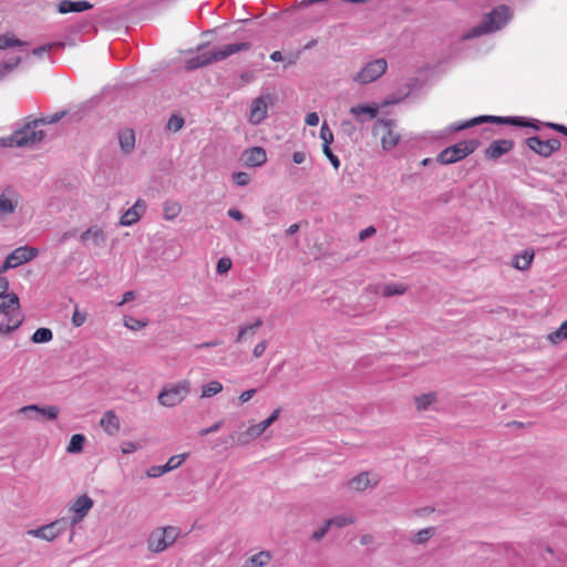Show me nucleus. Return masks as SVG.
Returning a JSON list of instances; mask_svg holds the SVG:
<instances>
[{
    "mask_svg": "<svg viewBox=\"0 0 567 567\" xmlns=\"http://www.w3.org/2000/svg\"><path fill=\"white\" fill-rule=\"evenodd\" d=\"M250 47L251 44L249 42L228 43L212 51L202 52L196 56L188 59L186 62V68L188 70H195L202 66H206L213 62L223 61L240 51H247L250 49Z\"/></svg>",
    "mask_w": 567,
    "mask_h": 567,
    "instance_id": "1",
    "label": "nucleus"
},
{
    "mask_svg": "<svg viewBox=\"0 0 567 567\" xmlns=\"http://www.w3.org/2000/svg\"><path fill=\"white\" fill-rule=\"evenodd\" d=\"M511 18L512 13L509 8L507 6H498L488 12L481 23L465 33L463 39L470 40L498 31L511 20Z\"/></svg>",
    "mask_w": 567,
    "mask_h": 567,
    "instance_id": "2",
    "label": "nucleus"
},
{
    "mask_svg": "<svg viewBox=\"0 0 567 567\" xmlns=\"http://www.w3.org/2000/svg\"><path fill=\"white\" fill-rule=\"evenodd\" d=\"M478 145L480 142L477 140L461 141L441 151L437 154L436 161L442 165L454 164L474 153Z\"/></svg>",
    "mask_w": 567,
    "mask_h": 567,
    "instance_id": "3",
    "label": "nucleus"
},
{
    "mask_svg": "<svg viewBox=\"0 0 567 567\" xmlns=\"http://www.w3.org/2000/svg\"><path fill=\"white\" fill-rule=\"evenodd\" d=\"M40 123L38 120H33L28 122L23 127L14 131L9 140L10 146L23 147V146H34L39 144L44 138V132L42 130H38Z\"/></svg>",
    "mask_w": 567,
    "mask_h": 567,
    "instance_id": "4",
    "label": "nucleus"
},
{
    "mask_svg": "<svg viewBox=\"0 0 567 567\" xmlns=\"http://www.w3.org/2000/svg\"><path fill=\"white\" fill-rule=\"evenodd\" d=\"M179 533V528L175 526L156 528L148 536L147 547L152 553H162L175 543Z\"/></svg>",
    "mask_w": 567,
    "mask_h": 567,
    "instance_id": "5",
    "label": "nucleus"
},
{
    "mask_svg": "<svg viewBox=\"0 0 567 567\" xmlns=\"http://www.w3.org/2000/svg\"><path fill=\"white\" fill-rule=\"evenodd\" d=\"M395 126L394 120H378L373 124L372 133L381 138L383 150H391L398 145L400 135L394 132Z\"/></svg>",
    "mask_w": 567,
    "mask_h": 567,
    "instance_id": "6",
    "label": "nucleus"
},
{
    "mask_svg": "<svg viewBox=\"0 0 567 567\" xmlns=\"http://www.w3.org/2000/svg\"><path fill=\"white\" fill-rule=\"evenodd\" d=\"M189 392V383L187 381L165 386L158 394L159 404L168 408L179 404Z\"/></svg>",
    "mask_w": 567,
    "mask_h": 567,
    "instance_id": "7",
    "label": "nucleus"
},
{
    "mask_svg": "<svg viewBox=\"0 0 567 567\" xmlns=\"http://www.w3.org/2000/svg\"><path fill=\"white\" fill-rule=\"evenodd\" d=\"M386 68L388 63L384 59H375L368 62L352 79L360 84H368L382 76Z\"/></svg>",
    "mask_w": 567,
    "mask_h": 567,
    "instance_id": "8",
    "label": "nucleus"
},
{
    "mask_svg": "<svg viewBox=\"0 0 567 567\" xmlns=\"http://www.w3.org/2000/svg\"><path fill=\"white\" fill-rule=\"evenodd\" d=\"M281 413V409L278 408L271 412V414L262 422L249 426L244 433L239 434L237 443L240 445L248 444L250 441L260 436L271 424H274Z\"/></svg>",
    "mask_w": 567,
    "mask_h": 567,
    "instance_id": "9",
    "label": "nucleus"
},
{
    "mask_svg": "<svg viewBox=\"0 0 567 567\" xmlns=\"http://www.w3.org/2000/svg\"><path fill=\"white\" fill-rule=\"evenodd\" d=\"M38 256V249L30 246H21L14 249L6 258L0 271H7L11 268H16L24 262L34 259Z\"/></svg>",
    "mask_w": 567,
    "mask_h": 567,
    "instance_id": "10",
    "label": "nucleus"
},
{
    "mask_svg": "<svg viewBox=\"0 0 567 567\" xmlns=\"http://www.w3.org/2000/svg\"><path fill=\"white\" fill-rule=\"evenodd\" d=\"M482 123L509 124V125H514V126H523V125H526L525 124L526 120H525V117H520V116L503 117V116H493V115H482L478 117H474L460 126H456L454 130L460 131V130L468 128V127H472V126H475V125H478Z\"/></svg>",
    "mask_w": 567,
    "mask_h": 567,
    "instance_id": "11",
    "label": "nucleus"
},
{
    "mask_svg": "<svg viewBox=\"0 0 567 567\" xmlns=\"http://www.w3.org/2000/svg\"><path fill=\"white\" fill-rule=\"evenodd\" d=\"M525 142L533 152L545 158L551 156L553 153L561 147V143L558 138L543 141L539 136H532Z\"/></svg>",
    "mask_w": 567,
    "mask_h": 567,
    "instance_id": "12",
    "label": "nucleus"
},
{
    "mask_svg": "<svg viewBox=\"0 0 567 567\" xmlns=\"http://www.w3.org/2000/svg\"><path fill=\"white\" fill-rule=\"evenodd\" d=\"M274 96L271 94L261 95L252 101L249 122L254 125L260 124L268 113V105L272 103Z\"/></svg>",
    "mask_w": 567,
    "mask_h": 567,
    "instance_id": "13",
    "label": "nucleus"
},
{
    "mask_svg": "<svg viewBox=\"0 0 567 567\" xmlns=\"http://www.w3.org/2000/svg\"><path fill=\"white\" fill-rule=\"evenodd\" d=\"M18 412L24 414L29 419H38L39 416H42L47 420L53 421L58 419L60 409L56 405L40 406L37 404H30L22 406Z\"/></svg>",
    "mask_w": 567,
    "mask_h": 567,
    "instance_id": "14",
    "label": "nucleus"
},
{
    "mask_svg": "<svg viewBox=\"0 0 567 567\" xmlns=\"http://www.w3.org/2000/svg\"><path fill=\"white\" fill-rule=\"evenodd\" d=\"M19 204V194L12 186H7L0 193V219L16 212Z\"/></svg>",
    "mask_w": 567,
    "mask_h": 567,
    "instance_id": "15",
    "label": "nucleus"
},
{
    "mask_svg": "<svg viewBox=\"0 0 567 567\" xmlns=\"http://www.w3.org/2000/svg\"><path fill=\"white\" fill-rule=\"evenodd\" d=\"M350 114L353 115L354 120L360 123L364 124L367 122H370L374 118H377L379 114V105L377 103L372 104H358L349 110Z\"/></svg>",
    "mask_w": 567,
    "mask_h": 567,
    "instance_id": "16",
    "label": "nucleus"
},
{
    "mask_svg": "<svg viewBox=\"0 0 567 567\" xmlns=\"http://www.w3.org/2000/svg\"><path fill=\"white\" fill-rule=\"evenodd\" d=\"M93 507V501L87 495H82L78 497L73 504L70 506V511L73 513L71 518V526L80 523Z\"/></svg>",
    "mask_w": 567,
    "mask_h": 567,
    "instance_id": "17",
    "label": "nucleus"
},
{
    "mask_svg": "<svg viewBox=\"0 0 567 567\" xmlns=\"http://www.w3.org/2000/svg\"><path fill=\"white\" fill-rule=\"evenodd\" d=\"M379 477L378 475H372L369 472H361L353 478L347 482V486L350 489L357 491V492H364L365 489L370 487H374L379 484Z\"/></svg>",
    "mask_w": 567,
    "mask_h": 567,
    "instance_id": "18",
    "label": "nucleus"
},
{
    "mask_svg": "<svg viewBox=\"0 0 567 567\" xmlns=\"http://www.w3.org/2000/svg\"><path fill=\"white\" fill-rule=\"evenodd\" d=\"M513 147L514 142L512 140H496L488 145L484 154L486 158L495 161L507 154Z\"/></svg>",
    "mask_w": 567,
    "mask_h": 567,
    "instance_id": "19",
    "label": "nucleus"
},
{
    "mask_svg": "<svg viewBox=\"0 0 567 567\" xmlns=\"http://www.w3.org/2000/svg\"><path fill=\"white\" fill-rule=\"evenodd\" d=\"M146 203L143 199H137L135 204L128 208L122 216L120 224L122 226H131L140 220L143 214L146 212Z\"/></svg>",
    "mask_w": 567,
    "mask_h": 567,
    "instance_id": "20",
    "label": "nucleus"
},
{
    "mask_svg": "<svg viewBox=\"0 0 567 567\" xmlns=\"http://www.w3.org/2000/svg\"><path fill=\"white\" fill-rule=\"evenodd\" d=\"M80 240L83 245L100 247L104 245L106 236L99 226H92L81 234Z\"/></svg>",
    "mask_w": 567,
    "mask_h": 567,
    "instance_id": "21",
    "label": "nucleus"
},
{
    "mask_svg": "<svg viewBox=\"0 0 567 567\" xmlns=\"http://www.w3.org/2000/svg\"><path fill=\"white\" fill-rule=\"evenodd\" d=\"M100 426L109 435H115L118 433L121 429V422L118 416L115 414L113 410H109L104 412L103 416L100 420Z\"/></svg>",
    "mask_w": 567,
    "mask_h": 567,
    "instance_id": "22",
    "label": "nucleus"
},
{
    "mask_svg": "<svg viewBox=\"0 0 567 567\" xmlns=\"http://www.w3.org/2000/svg\"><path fill=\"white\" fill-rule=\"evenodd\" d=\"M93 8V4L86 0L71 1L62 0L58 4V11L62 14L70 12H83Z\"/></svg>",
    "mask_w": 567,
    "mask_h": 567,
    "instance_id": "23",
    "label": "nucleus"
},
{
    "mask_svg": "<svg viewBox=\"0 0 567 567\" xmlns=\"http://www.w3.org/2000/svg\"><path fill=\"white\" fill-rule=\"evenodd\" d=\"M19 297L14 292L8 296H0V313H4L9 317L19 312Z\"/></svg>",
    "mask_w": 567,
    "mask_h": 567,
    "instance_id": "24",
    "label": "nucleus"
},
{
    "mask_svg": "<svg viewBox=\"0 0 567 567\" xmlns=\"http://www.w3.org/2000/svg\"><path fill=\"white\" fill-rule=\"evenodd\" d=\"M267 161L266 151L262 147L256 146L245 152V162L248 166L257 167L265 164Z\"/></svg>",
    "mask_w": 567,
    "mask_h": 567,
    "instance_id": "25",
    "label": "nucleus"
},
{
    "mask_svg": "<svg viewBox=\"0 0 567 567\" xmlns=\"http://www.w3.org/2000/svg\"><path fill=\"white\" fill-rule=\"evenodd\" d=\"M118 142L121 150L125 154H130L135 147V134L132 130H124L118 133Z\"/></svg>",
    "mask_w": 567,
    "mask_h": 567,
    "instance_id": "26",
    "label": "nucleus"
},
{
    "mask_svg": "<svg viewBox=\"0 0 567 567\" xmlns=\"http://www.w3.org/2000/svg\"><path fill=\"white\" fill-rule=\"evenodd\" d=\"M28 534L48 542H52L59 536L54 530V527L51 526V524L41 526L35 529H29Z\"/></svg>",
    "mask_w": 567,
    "mask_h": 567,
    "instance_id": "27",
    "label": "nucleus"
},
{
    "mask_svg": "<svg viewBox=\"0 0 567 567\" xmlns=\"http://www.w3.org/2000/svg\"><path fill=\"white\" fill-rule=\"evenodd\" d=\"M534 259L533 250H525L522 255H516L513 260V266L518 270H527Z\"/></svg>",
    "mask_w": 567,
    "mask_h": 567,
    "instance_id": "28",
    "label": "nucleus"
},
{
    "mask_svg": "<svg viewBox=\"0 0 567 567\" xmlns=\"http://www.w3.org/2000/svg\"><path fill=\"white\" fill-rule=\"evenodd\" d=\"M269 551H259L251 557H249L243 567H262L270 561Z\"/></svg>",
    "mask_w": 567,
    "mask_h": 567,
    "instance_id": "29",
    "label": "nucleus"
},
{
    "mask_svg": "<svg viewBox=\"0 0 567 567\" xmlns=\"http://www.w3.org/2000/svg\"><path fill=\"white\" fill-rule=\"evenodd\" d=\"M22 323V317L19 312L16 315H11L8 317V322H2L0 324V334H9L13 330L18 329Z\"/></svg>",
    "mask_w": 567,
    "mask_h": 567,
    "instance_id": "30",
    "label": "nucleus"
},
{
    "mask_svg": "<svg viewBox=\"0 0 567 567\" xmlns=\"http://www.w3.org/2000/svg\"><path fill=\"white\" fill-rule=\"evenodd\" d=\"M27 43L19 40L12 34L6 33L0 35V50H4L11 47H24Z\"/></svg>",
    "mask_w": 567,
    "mask_h": 567,
    "instance_id": "31",
    "label": "nucleus"
},
{
    "mask_svg": "<svg viewBox=\"0 0 567 567\" xmlns=\"http://www.w3.org/2000/svg\"><path fill=\"white\" fill-rule=\"evenodd\" d=\"M53 333L49 328H39L34 331L31 337V341L34 343H45L51 341Z\"/></svg>",
    "mask_w": 567,
    "mask_h": 567,
    "instance_id": "32",
    "label": "nucleus"
},
{
    "mask_svg": "<svg viewBox=\"0 0 567 567\" xmlns=\"http://www.w3.org/2000/svg\"><path fill=\"white\" fill-rule=\"evenodd\" d=\"M85 443V436L83 434L72 435L66 451L69 453H80L83 450Z\"/></svg>",
    "mask_w": 567,
    "mask_h": 567,
    "instance_id": "33",
    "label": "nucleus"
},
{
    "mask_svg": "<svg viewBox=\"0 0 567 567\" xmlns=\"http://www.w3.org/2000/svg\"><path fill=\"white\" fill-rule=\"evenodd\" d=\"M328 526L342 528L344 526L351 525L354 523V517L351 515H339L332 518L327 519Z\"/></svg>",
    "mask_w": 567,
    "mask_h": 567,
    "instance_id": "34",
    "label": "nucleus"
},
{
    "mask_svg": "<svg viewBox=\"0 0 567 567\" xmlns=\"http://www.w3.org/2000/svg\"><path fill=\"white\" fill-rule=\"evenodd\" d=\"M164 218L167 220L174 219L182 210V207L178 203L175 202H166L164 204Z\"/></svg>",
    "mask_w": 567,
    "mask_h": 567,
    "instance_id": "35",
    "label": "nucleus"
},
{
    "mask_svg": "<svg viewBox=\"0 0 567 567\" xmlns=\"http://www.w3.org/2000/svg\"><path fill=\"white\" fill-rule=\"evenodd\" d=\"M406 291V287L401 284L385 285L382 290V295L386 298L392 296L403 295Z\"/></svg>",
    "mask_w": 567,
    "mask_h": 567,
    "instance_id": "36",
    "label": "nucleus"
},
{
    "mask_svg": "<svg viewBox=\"0 0 567 567\" xmlns=\"http://www.w3.org/2000/svg\"><path fill=\"white\" fill-rule=\"evenodd\" d=\"M223 390V385L218 381H210L209 383L203 385L202 388V396L210 398L216 395Z\"/></svg>",
    "mask_w": 567,
    "mask_h": 567,
    "instance_id": "37",
    "label": "nucleus"
},
{
    "mask_svg": "<svg viewBox=\"0 0 567 567\" xmlns=\"http://www.w3.org/2000/svg\"><path fill=\"white\" fill-rule=\"evenodd\" d=\"M21 62L20 56H14L9 59L8 61H4L0 63V75L6 78L14 68H17Z\"/></svg>",
    "mask_w": 567,
    "mask_h": 567,
    "instance_id": "38",
    "label": "nucleus"
},
{
    "mask_svg": "<svg viewBox=\"0 0 567 567\" xmlns=\"http://www.w3.org/2000/svg\"><path fill=\"white\" fill-rule=\"evenodd\" d=\"M565 339H567V320L557 330L548 334V340L555 344Z\"/></svg>",
    "mask_w": 567,
    "mask_h": 567,
    "instance_id": "39",
    "label": "nucleus"
},
{
    "mask_svg": "<svg viewBox=\"0 0 567 567\" xmlns=\"http://www.w3.org/2000/svg\"><path fill=\"white\" fill-rule=\"evenodd\" d=\"M435 534V528L434 527H426V528H423L421 530H419L412 542L414 544H424L426 543L431 537H433Z\"/></svg>",
    "mask_w": 567,
    "mask_h": 567,
    "instance_id": "40",
    "label": "nucleus"
},
{
    "mask_svg": "<svg viewBox=\"0 0 567 567\" xmlns=\"http://www.w3.org/2000/svg\"><path fill=\"white\" fill-rule=\"evenodd\" d=\"M435 401V394L434 393H425L417 398H415V405L416 409L422 411L427 409L433 402Z\"/></svg>",
    "mask_w": 567,
    "mask_h": 567,
    "instance_id": "41",
    "label": "nucleus"
},
{
    "mask_svg": "<svg viewBox=\"0 0 567 567\" xmlns=\"http://www.w3.org/2000/svg\"><path fill=\"white\" fill-rule=\"evenodd\" d=\"M185 124L184 118L178 114H173L167 121V130L172 132H178L183 128Z\"/></svg>",
    "mask_w": 567,
    "mask_h": 567,
    "instance_id": "42",
    "label": "nucleus"
},
{
    "mask_svg": "<svg viewBox=\"0 0 567 567\" xmlns=\"http://www.w3.org/2000/svg\"><path fill=\"white\" fill-rule=\"evenodd\" d=\"M320 138L323 142L322 145L330 146V144L333 142V133H332V131L330 130V127L328 126L327 123H323L322 126H321Z\"/></svg>",
    "mask_w": 567,
    "mask_h": 567,
    "instance_id": "43",
    "label": "nucleus"
},
{
    "mask_svg": "<svg viewBox=\"0 0 567 567\" xmlns=\"http://www.w3.org/2000/svg\"><path fill=\"white\" fill-rule=\"evenodd\" d=\"M322 152L323 154L326 155V157L329 159V162L331 163V165L333 166V168L336 171L339 169L340 167V161L338 158V156H336L333 154V152L331 151L330 146L328 145H322Z\"/></svg>",
    "mask_w": 567,
    "mask_h": 567,
    "instance_id": "44",
    "label": "nucleus"
},
{
    "mask_svg": "<svg viewBox=\"0 0 567 567\" xmlns=\"http://www.w3.org/2000/svg\"><path fill=\"white\" fill-rule=\"evenodd\" d=\"M186 456H187V454L174 455V456L169 457V460L167 461V463L165 465L168 468V471H173L182 465V463L185 461Z\"/></svg>",
    "mask_w": 567,
    "mask_h": 567,
    "instance_id": "45",
    "label": "nucleus"
},
{
    "mask_svg": "<svg viewBox=\"0 0 567 567\" xmlns=\"http://www.w3.org/2000/svg\"><path fill=\"white\" fill-rule=\"evenodd\" d=\"M64 115H65V111H61V112L54 113L53 115L37 118V120L40 123V125L41 124H53V123L59 122Z\"/></svg>",
    "mask_w": 567,
    "mask_h": 567,
    "instance_id": "46",
    "label": "nucleus"
},
{
    "mask_svg": "<svg viewBox=\"0 0 567 567\" xmlns=\"http://www.w3.org/2000/svg\"><path fill=\"white\" fill-rule=\"evenodd\" d=\"M233 179L238 186H246L250 182V176L246 172H237L233 174Z\"/></svg>",
    "mask_w": 567,
    "mask_h": 567,
    "instance_id": "47",
    "label": "nucleus"
},
{
    "mask_svg": "<svg viewBox=\"0 0 567 567\" xmlns=\"http://www.w3.org/2000/svg\"><path fill=\"white\" fill-rule=\"evenodd\" d=\"M231 268V260L223 257L217 261L216 271L220 275L227 272Z\"/></svg>",
    "mask_w": 567,
    "mask_h": 567,
    "instance_id": "48",
    "label": "nucleus"
},
{
    "mask_svg": "<svg viewBox=\"0 0 567 567\" xmlns=\"http://www.w3.org/2000/svg\"><path fill=\"white\" fill-rule=\"evenodd\" d=\"M69 525L71 526V520L69 522L66 518L56 519L55 522L51 523V526L54 527V530L58 535L62 534Z\"/></svg>",
    "mask_w": 567,
    "mask_h": 567,
    "instance_id": "49",
    "label": "nucleus"
},
{
    "mask_svg": "<svg viewBox=\"0 0 567 567\" xmlns=\"http://www.w3.org/2000/svg\"><path fill=\"white\" fill-rule=\"evenodd\" d=\"M169 472L168 468L166 467V465H159V466H152L151 468L147 470V476L148 477H159L162 476L163 474Z\"/></svg>",
    "mask_w": 567,
    "mask_h": 567,
    "instance_id": "50",
    "label": "nucleus"
},
{
    "mask_svg": "<svg viewBox=\"0 0 567 567\" xmlns=\"http://www.w3.org/2000/svg\"><path fill=\"white\" fill-rule=\"evenodd\" d=\"M124 324L126 328L131 330H140L146 326L145 322H142L133 317H128L125 319Z\"/></svg>",
    "mask_w": 567,
    "mask_h": 567,
    "instance_id": "51",
    "label": "nucleus"
},
{
    "mask_svg": "<svg viewBox=\"0 0 567 567\" xmlns=\"http://www.w3.org/2000/svg\"><path fill=\"white\" fill-rule=\"evenodd\" d=\"M330 528L331 527L328 526V522L326 520L321 528L312 533L311 539H313L315 542H320L326 536Z\"/></svg>",
    "mask_w": 567,
    "mask_h": 567,
    "instance_id": "52",
    "label": "nucleus"
},
{
    "mask_svg": "<svg viewBox=\"0 0 567 567\" xmlns=\"http://www.w3.org/2000/svg\"><path fill=\"white\" fill-rule=\"evenodd\" d=\"M52 47H53L52 43L43 44L41 47H38V48L33 49L30 52V54H32L34 56H38V58H41L44 53L49 52L52 49Z\"/></svg>",
    "mask_w": 567,
    "mask_h": 567,
    "instance_id": "53",
    "label": "nucleus"
},
{
    "mask_svg": "<svg viewBox=\"0 0 567 567\" xmlns=\"http://www.w3.org/2000/svg\"><path fill=\"white\" fill-rule=\"evenodd\" d=\"M341 128L342 131L348 135V136H352L354 133H355V126L353 125V123L349 120H343L342 123H341Z\"/></svg>",
    "mask_w": 567,
    "mask_h": 567,
    "instance_id": "54",
    "label": "nucleus"
},
{
    "mask_svg": "<svg viewBox=\"0 0 567 567\" xmlns=\"http://www.w3.org/2000/svg\"><path fill=\"white\" fill-rule=\"evenodd\" d=\"M85 319H86L85 315L80 312L76 308L72 316V323L75 327H81L85 322Z\"/></svg>",
    "mask_w": 567,
    "mask_h": 567,
    "instance_id": "55",
    "label": "nucleus"
},
{
    "mask_svg": "<svg viewBox=\"0 0 567 567\" xmlns=\"http://www.w3.org/2000/svg\"><path fill=\"white\" fill-rule=\"evenodd\" d=\"M223 425V421H218L216 423H214L212 426L207 427V429H202L198 434L200 436H206L210 433H214V432H217Z\"/></svg>",
    "mask_w": 567,
    "mask_h": 567,
    "instance_id": "56",
    "label": "nucleus"
},
{
    "mask_svg": "<svg viewBox=\"0 0 567 567\" xmlns=\"http://www.w3.org/2000/svg\"><path fill=\"white\" fill-rule=\"evenodd\" d=\"M267 346L268 342L266 340H262L259 343H257L256 347L254 348V357L260 358L265 353Z\"/></svg>",
    "mask_w": 567,
    "mask_h": 567,
    "instance_id": "57",
    "label": "nucleus"
},
{
    "mask_svg": "<svg viewBox=\"0 0 567 567\" xmlns=\"http://www.w3.org/2000/svg\"><path fill=\"white\" fill-rule=\"evenodd\" d=\"M137 449H138V445H137L136 443H133V442H123V443L121 444V451H122V453H124V454L133 453V452H135Z\"/></svg>",
    "mask_w": 567,
    "mask_h": 567,
    "instance_id": "58",
    "label": "nucleus"
},
{
    "mask_svg": "<svg viewBox=\"0 0 567 567\" xmlns=\"http://www.w3.org/2000/svg\"><path fill=\"white\" fill-rule=\"evenodd\" d=\"M256 389H249L247 391H244L238 398L240 404L248 402L256 394Z\"/></svg>",
    "mask_w": 567,
    "mask_h": 567,
    "instance_id": "59",
    "label": "nucleus"
},
{
    "mask_svg": "<svg viewBox=\"0 0 567 567\" xmlns=\"http://www.w3.org/2000/svg\"><path fill=\"white\" fill-rule=\"evenodd\" d=\"M545 125L556 132H559L561 134H564L565 136H567V126L563 125V124H557V123H545Z\"/></svg>",
    "mask_w": 567,
    "mask_h": 567,
    "instance_id": "60",
    "label": "nucleus"
},
{
    "mask_svg": "<svg viewBox=\"0 0 567 567\" xmlns=\"http://www.w3.org/2000/svg\"><path fill=\"white\" fill-rule=\"evenodd\" d=\"M375 228L373 226H369L365 229L361 230L359 234L360 240H365L367 238L373 236L375 234Z\"/></svg>",
    "mask_w": 567,
    "mask_h": 567,
    "instance_id": "61",
    "label": "nucleus"
},
{
    "mask_svg": "<svg viewBox=\"0 0 567 567\" xmlns=\"http://www.w3.org/2000/svg\"><path fill=\"white\" fill-rule=\"evenodd\" d=\"M306 123L309 126H316L319 124V115L316 112H311L306 116Z\"/></svg>",
    "mask_w": 567,
    "mask_h": 567,
    "instance_id": "62",
    "label": "nucleus"
},
{
    "mask_svg": "<svg viewBox=\"0 0 567 567\" xmlns=\"http://www.w3.org/2000/svg\"><path fill=\"white\" fill-rule=\"evenodd\" d=\"M292 161L295 164H302L306 161V153L297 151L292 154Z\"/></svg>",
    "mask_w": 567,
    "mask_h": 567,
    "instance_id": "63",
    "label": "nucleus"
},
{
    "mask_svg": "<svg viewBox=\"0 0 567 567\" xmlns=\"http://www.w3.org/2000/svg\"><path fill=\"white\" fill-rule=\"evenodd\" d=\"M227 214L230 218L235 220L240 221L244 219V214L236 208H230Z\"/></svg>",
    "mask_w": 567,
    "mask_h": 567,
    "instance_id": "64",
    "label": "nucleus"
}]
</instances>
